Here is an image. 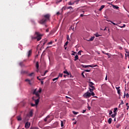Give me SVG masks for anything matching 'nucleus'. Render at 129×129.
Instances as JSON below:
<instances>
[{
    "label": "nucleus",
    "instance_id": "57",
    "mask_svg": "<svg viewBox=\"0 0 129 129\" xmlns=\"http://www.w3.org/2000/svg\"><path fill=\"white\" fill-rule=\"evenodd\" d=\"M28 82L30 85H32V83L31 82V81H29Z\"/></svg>",
    "mask_w": 129,
    "mask_h": 129
},
{
    "label": "nucleus",
    "instance_id": "63",
    "mask_svg": "<svg viewBox=\"0 0 129 129\" xmlns=\"http://www.w3.org/2000/svg\"><path fill=\"white\" fill-rule=\"evenodd\" d=\"M120 104H121V105L123 104V101H121Z\"/></svg>",
    "mask_w": 129,
    "mask_h": 129
},
{
    "label": "nucleus",
    "instance_id": "9",
    "mask_svg": "<svg viewBox=\"0 0 129 129\" xmlns=\"http://www.w3.org/2000/svg\"><path fill=\"white\" fill-rule=\"evenodd\" d=\"M95 37L93 36L91 38H90L89 40H87V41H88L89 42H92L93 40H94Z\"/></svg>",
    "mask_w": 129,
    "mask_h": 129
},
{
    "label": "nucleus",
    "instance_id": "4",
    "mask_svg": "<svg viewBox=\"0 0 129 129\" xmlns=\"http://www.w3.org/2000/svg\"><path fill=\"white\" fill-rule=\"evenodd\" d=\"M42 92V89L39 88V90L37 91V89H35L34 90V91L33 92V94H34L36 96V93L38 94V95H40L39 93H41Z\"/></svg>",
    "mask_w": 129,
    "mask_h": 129
},
{
    "label": "nucleus",
    "instance_id": "20",
    "mask_svg": "<svg viewBox=\"0 0 129 129\" xmlns=\"http://www.w3.org/2000/svg\"><path fill=\"white\" fill-rule=\"evenodd\" d=\"M31 54H32V50H30L28 51V57H30Z\"/></svg>",
    "mask_w": 129,
    "mask_h": 129
},
{
    "label": "nucleus",
    "instance_id": "34",
    "mask_svg": "<svg viewBox=\"0 0 129 129\" xmlns=\"http://www.w3.org/2000/svg\"><path fill=\"white\" fill-rule=\"evenodd\" d=\"M91 95H92V96H94L95 95V94H94V92H92V93H91Z\"/></svg>",
    "mask_w": 129,
    "mask_h": 129
},
{
    "label": "nucleus",
    "instance_id": "52",
    "mask_svg": "<svg viewBox=\"0 0 129 129\" xmlns=\"http://www.w3.org/2000/svg\"><path fill=\"white\" fill-rule=\"evenodd\" d=\"M75 54H76V52H74L72 54L73 56H75Z\"/></svg>",
    "mask_w": 129,
    "mask_h": 129
},
{
    "label": "nucleus",
    "instance_id": "23",
    "mask_svg": "<svg viewBox=\"0 0 129 129\" xmlns=\"http://www.w3.org/2000/svg\"><path fill=\"white\" fill-rule=\"evenodd\" d=\"M19 65H20V66H21V67H24V63H23V62H20L19 63Z\"/></svg>",
    "mask_w": 129,
    "mask_h": 129
},
{
    "label": "nucleus",
    "instance_id": "10",
    "mask_svg": "<svg viewBox=\"0 0 129 129\" xmlns=\"http://www.w3.org/2000/svg\"><path fill=\"white\" fill-rule=\"evenodd\" d=\"M17 118L18 121H21V120H22V117L21 116V115L17 116Z\"/></svg>",
    "mask_w": 129,
    "mask_h": 129
},
{
    "label": "nucleus",
    "instance_id": "62",
    "mask_svg": "<svg viewBox=\"0 0 129 129\" xmlns=\"http://www.w3.org/2000/svg\"><path fill=\"white\" fill-rule=\"evenodd\" d=\"M126 97H129V94H127L126 95Z\"/></svg>",
    "mask_w": 129,
    "mask_h": 129
},
{
    "label": "nucleus",
    "instance_id": "21",
    "mask_svg": "<svg viewBox=\"0 0 129 129\" xmlns=\"http://www.w3.org/2000/svg\"><path fill=\"white\" fill-rule=\"evenodd\" d=\"M89 66L90 67H91V68H93V67H97V65H94V64H92V65H89Z\"/></svg>",
    "mask_w": 129,
    "mask_h": 129
},
{
    "label": "nucleus",
    "instance_id": "6",
    "mask_svg": "<svg viewBox=\"0 0 129 129\" xmlns=\"http://www.w3.org/2000/svg\"><path fill=\"white\" fill-rule=\"evenodd\" d=\"M29 120H30V117L27 115H26V116H24L23 117L24 122H26V121H29Z\"/></svg>",
    "mask_w": 129,
    "mask_h": 129
},
{
    "label": "nucleus",
    "instance_id": "22",
    "mask_svg": "<svg viewBox=\"0 0 129 129\" xmlns=\"http://www.w3.org/2000/svg\"><path fill=\"white\" fill-rule=\"evenodd\" d=\"M66 10H67V8H66V7H63L61 9V11L62 12H63V11H66Z\"/></svg>",
    "mask_w": 129,
    "mask_h": 129
},
{
    "label": "nucleus",
    "instance_id": "18",
    "mask_svg": "<svg viewBox=\"0 0 129 129\" xmlns=\"http://www.w3.org/2000/svg\"><path fill=\"white\" fill-rule=\"evenodd\" d=\"M112 7L113 8V9H115L116 10H118L119 9V7L115 6V5H112Z\"/></svg>",
    "mask_w": 129,
    "mask_h": 129
},
{
    "label": "nucleus",
    "instance_id": "39",
    "mask_svg": "<svg viewBox=\"0 0 129 129\" xmlns=\"http://www.w3.org/2000/svg\"><path fill=\"white\" fill-rule=\"evenodd\" d=\"M116 110H117V108H115L114 109L113 112H116Z\"/></svg>",
    "mask_w": 129,
    "mask_h": 129
},
{
    "label": "nucleus",
    "instance_id": "56",
    "mask_svg": "<svg viewBox=\"0 0 129 129\" xmlns=\"http://www.w3.org/2000/svg\"><path fill=\"white\" fill-rule=\"evenodd\" d=\"M56 15L57 16H59V15H60V12H57Z\"/></svg>",
    "mask_w": 129,
    "mask_h": 129
},
{
    "label": "nucleus",
    "instance_id": "14",
    "mask_svg": "<svg viewBox=\"0 0 129 129\" xmlns=\"http://www.w3.org/2000/svg\"><path fill=\"white\" fill-rule=\"evenodd\" d=\"M79 58L78 57V55L76 54V56H75V59L74 61H77Z\"/></svg>",
    "mask_w": 129,
    "mask_h": 129
},
{
    "label": "nucleus",
    "instance_id": "28",
    "mask_svg": "<svg viewBox=\"0 0 129 129\" xmlns=\"http://www.w3.org/2000/svg\"><path fill=\"white\" fill-rule=\"evenodd\" d=\"M82 52H83L82 50H80L78 53V55H81V53H82Z\"/></svg>",
    "mask_w": 129,
    "mask_h": 129
},
{
    "label": "nucleus",
    "instance_id": "45",
    "mask_svg": "<svg viewBox=\"0 0 129 129\" xmlns=\"http://www.w3.org/2000/svg\"><path fill=\"white\" fill-rule=\"evenodd\" d=\"M52 44H53V42L50 41L48 43V45H52Z\"/></svg>",
    "mask_w": 129,
    "mask_h": 129
},
{
    "label": "nucleus",
    "instance_id": "3",
    "mask_svg": "<svg viewBox=\"0 0 129 129\" xmlns=\"http://www.w3.org/2000/svg\"><path fill=\"white\" fill-rule=\"evenodd\" d=\"M36 96L35 97L34 96L32 98L33 100L35 101V105H38L39 104V102L40 101V95H39L38 94L35 93Z\"/></svg>",
    "mask_w": 129,
    "mask_h": 129
},
{
    "label": "nucleus",
    "instance_id": "43",
    "mask_svg": "<svg viewBox=\"0 0 129 129\" xmlns=\"http://www.w3.org/2000/svg\"><path fill=\"white\" fill-rule=\"evenodd\" d=\"M37 78L38 80H39V81H41V80H44V79H39V77H37Z\"/></svg>",
    "mask_w": 129,
    "mask_h": 129
},
{
    "label": "nucleus",
    "instance_id": "41",
    "mask_svg": "<svg viewBox=\"0 0 129 129\" xmlns=\"http://www.w3.org/2000/svg\"><path fill=\"white\" fill-rule=\"evenodd\" d=\"M63 73L64 74H68V72H67V71H63Z\"/></svg>",
    "mask_w": 129,
    "mask_h": 129
},
{
    "label": "nucleus",
    "instance_id": "58",
    "mask_svg": "<svg viewBox=\"0 0 129 129\" xmlns=\"http://www.w3.org/2000/svg\"><path fill=\"white\" fill-rule=\"evenodd\" d=\"M86 112V110H83V113H85Z\"/></svg>",
    "mask_w": 129,
    "mask_h": 129
},
{
    "label": "nucleus",
    "instance_id": "16",
    "mask_svg": "<svg viewBox=\"0 0 129 129\" xmlns=\"http://www.w3.org/2000/svg\"><path fill=\"white\" fill-rule=\"evenodd\" d=\"M74 4H75V2H70L68 3V5L69 6H73V5H74Z\"/></svg>",
    "mask_w": 129,
    "mask_h": 129
},
{
    "label": "nucleus",
    "instance_id": "5",
    "mask_svg": "<svg viewBox=\"0 0 129 129\" xmlns=\"http://www.w3.org/2000/svg\"><path fill=\"white\" fill-rule=\"evenodd\" d=\"M83 96L85 98H89L91 96V93L87 92L84 94Z\"/></svg>",
    "mask_w": 129,
    "mask_h": 129
},
{
    "label": "nucleus",
    "instance_id": "64",
    "mask_svg": "<svg viewBox=\"0 0 129 129\" xmlns=\"http://www.w3.org/2000/svg\"><path fill=\"white\" fill-rule=\"evenodd\" d=\"M105 80H107V76H106Z\"/></svg>",
    "mask_w": 129,
    "mask_h": 129
},
{
    "label": "nucleus",
    "instance_id": "46",
    "mask_svg": "<svg viewBox=\"0 0 129 129\" xmlns=\"http://www.w3.org/2000/svg\"><path fill=\"white\" fill-rule=\"evenodd\" d=\"M67 75H68V76H70V77H71V74H70L68 72V74H67Z\"/></svg>",
    "mask_w": 129,
    "mask_h": 129
},
{
    "label": "nucleus",
    "instance_id": "60",
    "mask_svg": "<svg viewBox=\"0 0 129 129\" xmlns=\"http://www.w3.org/2000/svg\"><path fill=\"white\" fill-rule=\"evenodd\" d=\"M46 32L47 33H48V32H49V28H48V29H47L46 30Z\"/></svg>",
    "mask_w": 129,
    "mask_h": 129
},
{
    "label": "nucleus",
    "instance_id": "27",
    "mask_svg": "<svg viewBox=\"0 0 129 129\" xmlns=\"http://www.w3.org/2000/svg\"><path fill=\"white\" fill-rule=\"evenodd\" d=\"M117 93H118V95H120V89L117 90Z\"/></svg>",
    "mask_w": 129,
    "mask_h": 129
},
{
    "label": "nucleus",
    "instance_id": "48",
    "mask_svg": "<svg viewBox=\"0 0 129 129\" xmlns=\"http://www.w3.org/2000/svg\"><path fill=\"white\" fill-rule=\"evenodd\" d=\"M84 68H87V67H89V66H83Z\"/></svg>",
    "mask_w": 129,
    "mask_h": 129
},
{
    "label": "nucleus",
    "instance_id": "49",
    "mask_svg": "<svg viewBox=\"0 0 129 129\" xmlns=\"http://www.w3.org/2000/svg\"><path fill=\"white\" fill-rule=\"evenodd\" d=\"M82 76H83V78H85V76H84L83 73H82Z\"/></svg>",
    "mask_w": 129,
    "mask_h": 129
},
{
    "label": "nucleus",
    "instance_id": "42",
    "mask_svg": "<svg viewBox=\"0 0 129 129\" xmlns=\"http://www.w3.org/2000/svg\"><path fill=\"white\" fill-rule=\"evenodd\" d=\"M68 44H69V41H67L64 44V46H67V45H68Z\"/></svg>",
    "mask_w": 129,
    "mask_h": 129
},
{
    "label": "nucleus",
    "instance_id": "33",
    "mask_svg": "<svg viewBox=\"0 0 129 129\" xmlns=\"http://www.w3.org/2000/svg\"><path fill=\"white\" fill-rule=\"evenodd\" d=\"M109 115H111V114H112V111L110 110L109 111Z\"/></svg>",
    "mask_w": 129,
    "mask_h": 129
},
{
    "label": "nucleus",
    "instance_id": "17",
    "mask_svg": "<svg viewBox=\"0 0 129 129\" xmlns=\"http://www.w3.org/2000/svg\"><path fill=\"white\" fill-rule=\"evenodd\" d=\"M107 22H110V23H111L112 24H113V25H114V26H118L117 25V24H115V23L112 22V21H110V20H107Z\"/></svg>",
    "mask_w": 129,
    "mask_h": 129
},
{
    "label": "nucleus",
    "instance_id": "50",
    "mask_svg": "<svg viewBox=\"0 0 129 129\" xmlns=\"http://www.w3.org/2000/svg\"><path fill=\"white\" fill-rule=\"evenodd\" d=\"M125 52L127 54V56L128 57L129 56V52L126 51Z\"/></svg>",
    "mask_w": 129,
    "mask_h": 129
},
{
    "label": "nucleus",
    "instance_id": "47",
    "mask_svg": "<svg viewBox=\"0 0 129 129\" xmlns=\"http://www.w3.org/2000/svg\"><path fill=\"white\" fill-rule=\"evenodd\" d=\"M25 81H26V82H29L30 81V80H29L28 79H27L25 80Z\"/></svg>",
    "mask_w": 129,
    "mask_h": 129
},
{
    "label": "nucleus",
    "instance_id": "53",
    "mask_svg": "<svg viewBox=\"0 0 129 129\" xmlns=\"http://www.w3.org/2000/svg\"><path fill=\"white\" fill-rule=\"evenodd\" d=\"M43 115H44V114H42V115H40L39 116V118H40V117H42V116H43Z\"/></svg>",
    "mask_w": 129,
    "mask_h": 129
},
{
    "label": "nucleus",
    "instance_id": "19",
    "mask_svg": "<svg viewBox=\"0 0 129 129\" xmlns=\"http://www.w3.org/2000/svg\"><path fill=\"white\" fill-rule=\"evenodd\" d=\"M105 6L104 5H102L101 6L100 8L99 9V11H101L102 10H103V9H104Z\"/></svg>",
    "mask_w": 129,
    "mask_h": 129
},
{
    "label": "nucleus",
    "instance_id": "26",
    "mask_svg": "<svg viewBox=\"0 0 129 129\" xmlns=\"http://www.w3.org/2000/svg\"><path fill=\"white\" fill-rule=\"evenodd\" d=\"M58 79H59V77H57V78H54L52 80V81H56V80H58Z\"/></svg>",
    "mask_w": 129,
    "mask_h": 129
},
{
    "label": "nucleus",
    "instance_id": "55",
    "mask_svg": "<svg viewBox=\"0 0 129 129\" xmlns=\"http://www.w3.org/2000/svg\"><path fill=\"white\" fill-rule=\"evenodd\" d=\"M48 73V71H45L44 72V75H46V74Z\"/></svg>",
    "mask_w": 129,
    "mask_h": 129
},
{
    "label": "nucleus",
    "instance_id": "38",
    "mask_svg": "<svg viewBox=\"0 0 129 129\" xmlns=\"http://www.w3.org/2000/svg\"><path fill=\"white\" fill-rule=\"evenodd\" d=\"M89 90H90V92H93V90H94V89L89 88Z\"/></svg>",
    "mask_w": 129,
    "mask_h": 129
},
{
    "label": "nucleus",
    "instance_id": "61",
    "mask_svg": "<svg viewBox=\"0 0 129 129\" xmlns=\"http://www.w3.org/2000/svg\"><path fill=\"white\" fill-rule=\"evenodd\" d=\"M41 84H44V81H41Z\"/></svg>",
    "mask_w": 129,
    "mask_h": 129
},
{
    "label": "nucleus",
    "instance_id": "32",
    "mask_svg": "<svg viewBox=\"0 0 129 129\" xmlns=\"http://www.w3.org/2000/svg\"><path fill=\"white\" fill-rule=\"evenodd\" d=\"M73 113H74V114H75V115L78 114V112L74 111H73Z\"/></svg>",
    "mask_w": 129,
    "mask_h": 129
},
{
    "label": "nucleus",
    "instance_id": "24",
    "mask_svg": "<svg viewBox=\"0 0 129 129\" xmlns=\"http://www.w3.org/2000/svg\"><path fill=\"white\" fill-rule=\"evenodd\" d=\"M69 9H70V10H73V7L71 6H70V7H68V8H67V10H69Z\"/></svg>",
    "mask_w": 129,
    "mask_h": 129
},
{
    "label": "nucleus",
    "instance_id": "29",
    "mask_svg": "<svg viewBox=\"0 0 129 129\" xmlns=\"http://www.w3.org/2000/svg\"><path fill=\"white\" fill-rule=\"evenodd\" d=\"M90 87H91V88H92L93 89H95V87L94 86H93V85H89Z\"/></svg>",
    "mask_w": 129,
    "mask_h": 129
},
{
    "label": "nucleus",
    "instance_id": "7",
    "mask_svg": "<svg viewBox=\"0 0 129 129\" xmlns=\"http://www.w3.org/2000/svg\"><path fill=\"white\" fill-rule=\"evenodd\" d=\"M30 126H31V123L27 121L25 123V128H29L30 127Z\"/></svg>",
    "mask_w": 129,
    "mask_h": 129
},
{
    "label": "nucleus",
    "instance_id": "54",
    "mask_svg": "<svg viewBox=\"0 0 129 129\" xmlns=\"http://www.w3.org/2000/svg\"><path fill=\"white\" fill-rule=\"evenodd\" d=\"M21 73H22V74H25V73H26V71H22V72H21Z\"/></svg>",
    "mask_w": 129,
    "mask_h": 129
},
{
    "label": "nucleus",
    "instance_id": "44",
    "mask_svg": "<svg viewBox=\"0 0 129 129\" xmlns=\"http://www.w3.org/2000/svg\"><path fill=\"white\" fill-rule=\"evenodd\" d=\"M115 116H116L114 114H113L111 115V117H112L113 118H114V117H115Z\"/></svg>",
    "mask_w": 129,
    "mask_h": 129
},
{
    "label": "nucleus",
    "instance_id": "8",
    "mask_svg": "<svg viewBox=\"0 0 129 129\" xmlns=\"http://www.w3.org/2000/svg\"><path fill=\"white\" fill-rule=\"evenodd\" d=\"M28 116L32 117L33 116V110H30L28 113L27 114Z\"/></svg>",
    "mask_w": 129,
    "mask_h": 129
},
{
    "label": "nucleus",
    "instance_id": "1",
    "mask_svg": "<svg viewBox=\"0 0 129 129\" xmlns=\"http://www.w3.org/2000/svg\"><path fill=\"white\" fill-rule=\"evenodd\" d=\"M50 17L51 15L49 14L44 15L42 16V19L40 20L38 23L41 25H45V24H46L48 21H50Z\"/></svg>",
    "mask_w": 129,
    "mask_h": 129
},
{
    "label": "nucleus",
    "instance_id": "30",
    "mask_svg": "<svg viewBox=\"0 0 129 129\" xmlns=\"http://www.w3.org/2000/svg\"><path fill=\"white\" fill-rule=\"evenodd\" d=\"M63 77V74H59V75L57 77H58L59 78V77Z\"/></svg>",
    "mask_w": 129,
    "mask_h": 129
},
{
    "label": "nucleus",
    "instance_id": "2",
    "mask_svg": "<svg viewBox=\"0 0 129 129\" xmlns=\"http://www.w3.org/2000/svg\"><path fill=\"white\" fill-rule=\"evenodd\" d=\"M35 35L36 37H31L32 40H35L37 39V41H40L42 39V37L43 36V35L40 34V32H35Z\"/></svg>",
    "mask_w": 129,
    "mask_h": 129
},
{
    "label": "nucleus",
    "instance_id": "13",
    "mask_svg": "<svg viewBox=\"0 0 129 129\" xmlns=\"http://www.w3.org/2000/svg\"><path fill=\"white\" fill-rule=\"evenodd\" d=\"M36 69H37V70H38L39 67L38 61H37V62H36Z\"/></svg>",
    "mask_w": 129,
    "mask_h": 129
},
{
    "label": "nucleus",
    "instance_id": "11",
    "mask_svg": "<svg viewBox=\"0 0 129 129\" xmlns=\"http://www.w3.org/2000/svg\"><path fill=\"white\" fill-rule=\"evenodd\" d=\"M28 76H29L30 77H35V73H32L31 74H29L28 75Z\"/></svg>",
    "mask_w": 129,
    "mask_h": 129
},
{
    "label": "nucleus",
    "instance_id": "40",
    "mask_svg": "<svg viewBox=\"0 0 129 129\" xmlns=\"http://www.w3.org/2000/svg\"><path fill=\"white\" fill-rule=\"evenodd\" d=\"M115 88H116V90H119V88H120V87H115Z\"/></svg>",
    "mask_w": 129,
    "mask_h": 129
},
{
    "label": "nucleus",
    "instance_id": "12",
    "mask_svg": "<svg viewBox=\"0 0 129 129\" xmlns=\"http://www.w3.org/2000/svg\"><path fill=\"white\" fill-rule=\"evenodd\" d=\"M108 122L109 124H110L111 123V122H112V119L111 118H109V119L108 120Z\"/></svg>",
    "mask_w": 129,
    "mask_h": 129
},
{
    "label": "nucleus",
    "instance_id": "35",
    "mask_svg": "<svg viewBox=\"0 0 129 129\" xmlns=\"http://www.w3.org/2000/svg\"><path fill=\"white\" fill-rule=\"evenodd\" d=\"M94 83H92V82H89V85H94Z\"/></svg>",
    "mask_w": 129,
    "mask_h": 129
},
{
    "label": "nucleus",
    "instance_id": "15",
    "mask_svg": "<svg viewBox=\"0 0 129 129\" xmlns=\"http://www.w3.org/2000/svg\"><path fill=\"white\" fill-rule=\"evenodd\" d=\"M48 118H50V115L47 116L45 118H44V121H47L48 120Z\"/></svg>",
    "mask_w": 129,
    "mask_h": 129
},
{
    "label": "nucleus",
    "instance_id": "59",
    "mask_svg": "<svg viewBox=\"0 0 129 129\" xmlns=\"http://www.w3.org/2000/svg\"><path fill=\"white\" fill-rule=\"evenodd\" d=\"M119 50H122V47L121 46L119 47Z\"/></svg>",
    "mask_w": 129,
    "mask_h": 129
},
{
    "label": "nucleus",
    "instance_id": "25",
    "mask_svg": "<svg viewBox=\"0 0 129 129\" xmlns=\"http://www.w3.org/2000/svg\"><path fill=\"white\" fill-rule=\"evenodd\" d=\"M67 39L68 41H70H70H71L70 40V37H69V35H67Z\"/></svg>",
    "mask_w": 129,
    "mask_h": 129
},
{
    "label": "nucleus",
    "instance_id": "36",
    "mask_svg": "<svg viewBox=\"0 0 129 129\" xmlns=\"http://www.w3.org/2000/svg\"><path fill=\"white\" fill-rule=\"evenodd\" d=\"M64 126V125L63 124V121H61V127H63Z\"/></svg>",
    "mask_w": 129,
    "mask_h": 129
},
{
    "label": "nucleus",
    "instance_id": "37",
    "mask_svg": "<svg viewBox=\"0 0 129 129\" xmlns=\"http://www.w3.org/2000/svg\"><path fill=\"white\" fill-rule=\"evenodd\" d=\"M119 27H120V28H125V24H123V26H119Z\"/></svg>",
    "mask_w": 129,
    "mask_h": 129
},
{
    "label": "nucleus",
    "instance_id": "51",
    "mask_svg": "<svg viewBox=\"0 0 129 129\" xmlns=\"http://www.w3.org/2000/svg\"><path fill=\"white\" fill-rule=\"evenodd\" d=\"M86 72H90V70H86L85 71Z\"/></svg>",
    "mask_w": 129,
    "mask_h": 129
},
{
    "label": "nucleus",
    "instance_id": "31",
    "mask_svg": "<svg viewBox=\"0 0 129 129\" xmlns=\"http://www.w3.org/2000/svg\"><path fill=\"white\" fill-rule=\"evenodd\" d=\"M95 35L96 36V37H100V35L98 34V33H96L95 34Z\"/></svg>",
    "mask_w": 129,
    "mask_h": 129
}]
</instances>
